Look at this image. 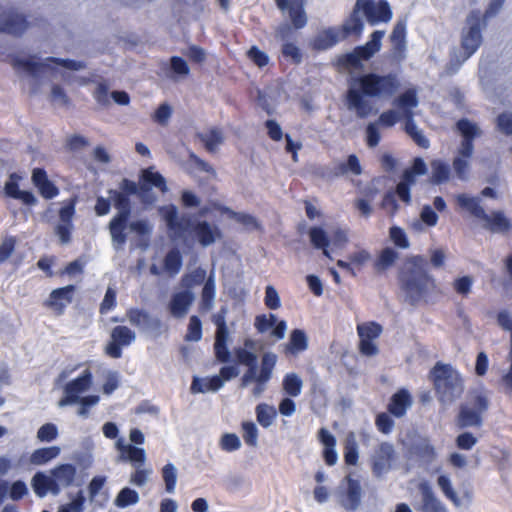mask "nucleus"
<instances>
[{
	"label": "nucleus",
	"mask_w": 512,
	"mask_h": 512,
	"mask_svg": "<svg viewBox=\"0 0 512 512\" xmlns=\"http://www.w3.org/2000/svg\"><path fill=\"white\" fill-rule=\"evenodd\" d=\"M318 439L324 445L323 458L325 463L328 466L335 465L338 459V455L335 450V437L326 428H321L318 431Z\"/></svg>",
	"instance_id": "33"
},
{
	"label": "nucleus",
	"mask_w": 512,
	"mask_h": 512,
	"mask_svg": "<svg viewBox=\"0 0 512 512\" xmlns=\"http://www.w3.org/2000/svg\"><path fill=\"white\" fill-rule=\"evenodd\" d=\"M384 36V31L376 30L371 34L370 40L362 46L354 48V51L360 60H369L381 48V40Z\"/></svg>",
	"instance_id": "34"
},
{
	"label": "nucleus",
	"mask_w": 512,
	"mask_h": 512,
	"mask_svg": "<svg viewBox=\"0 0 512 512\" xmlns=\"http://www.w3.org/2000/svg\"><path fill=\"white\" fill-rule=\"evenodd\" d=\"M456 202L460 208L469 212L475 218L482 220L483 217H486V212L481 206L479 198L459 194L456 197Z\"/></svg>",
	"instance_id": "37"
},
{
	"label": "nucleus",
	"mask_w": 512,
	"mask_h": 512,
	"mask_svg": "<svg viewBox=\"0 0 512 512\" xmlns=\"http://www.w3.org/2000/svg\"><path fill=\"white\" fill-rule=\"evenodd\" d=\"M51 475L55 478L61 492L63 488H69L74 485L77 477V468L71 463L59 464L51 469Z\"/></svg>",
	"instance_id": "29"
},
{
	"label": "nucleus",
	"mask_w": 512,
	"mask_h": 512,
	"mask_svg": "<svg viewBox=\"0 0 512 512\" xmlns=\"http://www.w3.org/2000/svg\"><path fill=\"white\" fill-rule=\"evenodd\" d=\"M472 408L466 404L460 405L457 415V425L459 428L480 427L482 425V414L488 409L489 401L487 397L477 392L471 400Z\"/></svg>",
	"instance_id": "8"
},
{
	"label": "nucleus",
	"mask_w": 512,
	"mask_h": 512,
	"mask_svg": "<svg viewBox=\"0 0 512 512\" xmlns=\"http://www.w3.org/2000/svg\"><path fill=\"white\" fill-rule=\"evenodd\" d=\"M428 262L422 255L408 257L398 273V284L405 301L411 306H430L443 296L437 280L427 270Z\"/></svg>",
	"instance_id": "2"
},
{
	"label": "nucleus",
	"mask_w": 512,
	"mask_h": 512,
	"mask_svg": "<svg viewBox=\"0 0 512 512\" xmlns=\"http://www.w3.org/2000/svg\"><path fill=\"white\" fill-rule=\"evenodd\" d=\"M50 63L73 71H78L85 68V64L83 62L71 59L48 57L46 62H37L34 61L33 57L20 58L18 56H13L11 58V65L15 70L26 72L32 76H38L41 72H43L44 69L50 66Z\"/></svg>",
	"instance_id": "7"
},
{
	"label": "nucleus",
	"mask_w": 512,
	"mask_h": 512,
	"mask_svg": "<svg viewBox=\"0 0 512 512\" xmlns=\"http://www.w3.org/2000/svg\"><path fill=\"white\" fill-rule=\"evenodd\" d=\"M421 494V512H449L445 504L437 497L433 488L427 481H422L418 485Z\"/></svg>",
	"instance_id": "21"
},
{
	"label": "nucleus",
	"mask_w": 512,
	"mask_h": 512,
	"mask_svg": "<svg viewBox=\"0 0 512 512\" xmlns=\"http://www.w3.org/2000/svg\"><path fill=\"white\" fill-rule=\"evenodd\" d=\"M138 501V493L131 488L125 487L121 489L120 492L118 493L115 499V505L119 508H125L136 504Z\"/></svg>",
	"instance_id": "56"
},
{
	"label": "nucleus",
	"mask_w": 512,
	"mask_h": 512,
	"mask_svg": "<svg viewBox=\"0 0 512 512\" xmlns=\"http://www.w3.org/2000/svg\"><path fill=\"white\" fill-rule=\"evenodd\" d=\"M281 53L283 57L290 58L293 64H300L303 60V54L299 47L291 42H286L282 45Z\"/></svg>",
	"instance_id": "63"
},
{
	"label": "nucleus",
	"mask_w": 512,
	"mask_h": 512,
	"mask_svg": "<svg viewBox=\"0 0 512 512\" xmlns=\"http://www.w3.org/2000/svg\"><path fill=\"white\" fill-rule=\"evenodd\" d=\"M221 211L228 214L231 218L235 219L237 222L243 224L246 227H250L256 230L261 228L257 219L250 214L235 212L227 207H221Z\"/></svg>",
	"instance_id": "55"
},
{
	"label": "nucleus",
	"mask_w": 512,
	"mask_h": 512,
	"mask_svg": "<svg viewBox=\"0 0 512 512\" xmlns=\"http://www.w3.org/2000/svg\"><path fill=\"white\" fill-rule=\"evenodd\" d=\"M163 218L169 230L182 234L186 230L184 224L178 219L177 207L173 204L162 208Z\"/></svg>",
	"instance_id": "43"
},
{
	"label": "nucleus",
	"mask_w": 512,
	"mask_h": 512,
	"mask_svg": "<svg viewBox=\"0 0 512 512\" xmlns=\"http://www.w3.org/2000/svg\"><path fill=\"white\" fill-rule=\"evenodd\" d=\"M340 34L337 28H327L320 32L312 41V48L317 51L327 50L336 45L339 41Z\"/></svg>",
	"instance_id": "35"
},
{
	"label": "nucleus",
	"mask_w": 512,
	"mask_h": 512,
	"mask_svg": "<svg viewBox=\"0 0 512 512\" xmlns=\"http://www.w3.org/2000/svg\"><path fill=\"white\" fill-rule=\"evenodd\" d=\"M182 263L181 252L177 248H172L164 257L163 267L167 273L174 276L181 270Z\"/></svg>",
	"instance_id": "47"
},
{
	"label": "nucleus",
	"mask_w": 512,
	"mask_h": 512,
	"mask_svg": "<svg viewBox=\"0 0 512 512\" xmlns=\"http://www.w3.org/2000/svg\"><path fill=\"white\" fill-rule=\"evenodd\" d=\"M127 316L134 326L152 327L159 325L157 319H153L148 312L142 309L131 308L127 311Z\"/></svg>",
	"instance_id": "44"
},
{
	"label": "nucleus",
	"mask_w": 512,
	"mask_h": 512,
	"mask_svg": "<svg viewBox=\"0 0 512 512\" xmlns=\"http://www.w3.org/2000/svg\"><path fill=\"white\" fill-rule=\"evenodd\" d=\"M140 180L146 185H149L151 189L155 187L162 193H165L168 190L165 178L159 172L152 171V168L143 169L140 175Z\"/></svg>",
	"instance_id": "45"
},
{
	"label": "nucleus",
	"mask_w": 512,
	"mask_h": 512,
	"mask_svg": "<svg viewBox=\"0 0 512 512\" xmlns=\"http://www.w3.org/2000/svg\"><path fill=\"white\" fill-rule=\"evenodd\" d=\"M198 138L209 153H215L218 146L224 142L222 131L216 127L211 128L206 134H198Z\"/></svg>",
	"instance_id": "42"
},
{
	"label": "nucleus",
	"mask_w": 512,
	"mask_h": 512,
	"mask_svg": "<svg viewBox=\"0 0 512 512\" xmlns=\"http://www.w3.org/2000/svg\"><path fill=\"white\" fill-rule=\"evenodd\" d=\"M412 404L410 393L402 388L395 392L387 405L388 412L396 418L403 417Z\"/></svg>",
	"instance_id": "28"
},
{
	"label": "nucleus",
	"mask_w": 512,
	"mask_h": 512,
	"mask_svg": "<svg viewBox=\"0 0 512 512\" xmlns=\"http://www.w3.org/2000/svg\"><path fill=\"white\" fill-rule=\"evenodd\" d=\"M75 290L74 285L54 289L44 305L50 308L55 315L60 316L65 312L66 307L72 303Z\"/></svg>",
	"instance_id": "18"
},
{
	"label": "nucleus",
	"mask_w": 512,
	"mask_h": 512,
	"mask_svg": "<svg viewBox=\"0 0 512 512\" xmlns=\"http://www.w3.org/2000/svg\"><path fill=\"white\" fill-rule=\"evenodd\" d=\"M437 485L442 491L443 495L453 503L454 506L459 507L461 505V499L454 490L451 480L446 475H440L437 478Z\"/></svg>",
	"instance_id": "51"
},
{
	"label": "nucleus",
	"mask_w": 512,
	"mask_h": 512,
	"mask_svg": "<svg viewBox=\"0 0 512 512\" xmlns=\"http://www.w3.org/2000/svg\"><path fill=\"white\" fill-rule=\"evenodd\" d=\"M93 383V375L89 369H85L78 377L67 382L63 388L64 395L59 400L60 407L77 403L80 395L90 389Z\"/></svg>",
	"instance_id": "11"
},
{
	"label": "nucleus",
	"mask_w": 512,
	"mask_h": 512,
	"mask_svg": "<svg viewBox=\"0 0 512 512\" xmlns=\"http://www.w3.org/2000/svg\"><path fill=\"white\" fill-rule=\"evenodd\" d=\"M31 486L34 493L39 498H44L48 493L53 496L60 494V488L51 474L46 475L43 472L35 473L31 479Z\"/></svg>",
	"instance_id": "24"
},
{
	"label": "nucleus",
	"mask_w": 512,
	"mask_h": 512,
	"mask_svg": "<svg viewBox=\"0 0 512 512\" xmlns=\"http://www.w3.org/2000/svg\"><path fill=\"white\" fill-rule=\"evenodd\" d=\"M435 396L443 405H451L464 393V379L451 364L437 362L429 372Z\"/></svg>",
	"instance_id": "5"
},
{
	"label": "nucleus",
	"mask_w": 512,
	"mask_h": 512,
	"mask_svg": "<svg viewBox=\"0 0 512 512\" xmlns=\"http://www.w3.org/2000/svg\"><path fill=\"white\" fill-rule=\"evenodd\" d=\"M254 327L260 334L266 333L273 327L271 336H273L276 340H281L285 336L287 323L284 320L277 321L276 315L272 313L259 314L255 317Z\"/></svg>",
	"instance_id": "19"
},
{
	"label": "nucleus",
	"mask_w": 512,
	"mask_h": 512,
	"mask_svg": "<svg viewBox=\"0 0 512 512\" xmlns=\"http://www.w3.org/2000/svg\"><path fill=\"white\" fill-rule=\"evenodd\" d=\"M223 381L219 375H214L210 378L199 379L194 378L191 390L192 392L205 393L208 391H218L223 386Z\"/></svg>",
	"instance_id": "41"
},
{
	"label": "nucleus",
	"mask_w": 512,
	"mask_h": 512,
	"mask_svg": "<svg viewBox=\"0 0 512 512\" xmlns=\"http://www.w3.org/2000/svg\"><path fill=\"white\" fill-rule=\"evenodd\" d=\"M361 6L356 1V4L350 13L349 17L344 21V23L337 28L340 38L343 40L354 36L359 38L364 29V23L360 17Z\"/></svg>",
	"instance_id": "22"
},
{
	"label": "nucleus",
	"mask_w": 512,
	"mask_h": 512,
	"mask_svg": "<svg viewBox=\"0 0 512 512\" xmlns=\"http://www.w3.org/2000/svg\"><path fill=\"white\" fill-rule=\"evenodd\" d=\"M192 230L199 244L203 247H207L222 238L221 230L207 221H198L193 225Z\"/></svg>",
	"instance_id": "27"
},
{
	"label": "nucleus",
	"mask_w": 512,
	"mask_h": 512,
	"mask_svg": "<svg viewBox=\"0 0 512 512\" xmlns=\"http://www.w3.org/2000/svg\"><path fill=\"white\" fill-rule=\"evenodd\" d=\"M486 222L485 228L491 233H507L512 229V223L507 218L503 211H492L490 214L486 213V217L482 218Z\"/></svg>",
	"instance_id": "30"
},
{
	"label": "nucleus",
	"mask_w": 512,
	"mask_h": 512,
	"mask_svg": "<svg viewBox=\"0 0 512 512\" xmlns=\"http://www.w3.org/2000/svg\"><path fill=\"white\" fill-rule=\"evenodd\" d=\"M267 129L268 137L275 141L279 142L285 137L286 146L285 151L292 155V159L294 162L298 161V151L301 149L302 145L300 142H294L289 134H283L281 126L277 123V121L273 119H268L264 123Z\"/></svg>",
	"instance_id": "20"
},
{
	"label": "nucleus",
	"mask_w": 512,
	"mask_h": 512,
	"mask_svg": "<svg viewBox=\"0 0 512 512\" xmlns=\"http://www.w3.org/2000/svg\"><path fill=\"white\" fill-rule=\"evenodd\" d=\"M107 478L102 475L94 476L87 486L88 498L91 504L97 501V497L104 489Z\"/></svg>",
	"instance_id": "59"
},
{
	"label": "nucleus",
	"mask_w": 512,
	"mask_h": 512,
	"mask_svg": "<svg viewBox=\"0 0 512 512\" xmlns=\"http://www.w3.org/2000/svg\"><path fill=\"white\" fill-rule=\"evenodd\" d=\"M277 8L281 11H287L291 23L295 29H302L307 24V15L305 12L306 0H274Z\"/></svg>",
	"instance_id": "17"
},
{
	"label": "nucleus",
	"mask_w": 512,
	"mask_h": 512,
	"mask_svg": "<svg viewBox=\"0 0 512 512\" xmlns=\"http://www.w3.org/2000/svg\"><path fill=\"white\" fill-rule=\"evenodd\" d=\"M395 105L403 110L405 116L406 111H412L418 105V99L415 90L408 89L402 93L395 101Z\"/></svg>",
	"instance_id": "53"
},
{
	"label": "nucleus",
	"mask_w": 512,
	"mask_h": 512,
	"mask_svg": "<svg viewBox=\"0 0 512 512\" xmlns=\"http://www.w3.org/2000/svg\"><path fill=\"white\" fill-rule=\"evenodd\" d=\"M413 111H406L405 113V132L413 139V141L421 148L427 149L430 145L429 140L417 129L413 120Z\"/></svg>",
	"instance_id": "39"
},
{
	"label": "nucleus",
	"mask_w": 512,
	"mask_h": 512,
	"mask_svg": "<svg viewBox=\"0 0 512 512\" xmlns=\"http://www.w3.org/2000/svg\"><path fill=\"white\" fill-rule=\"evenodd\" d=\"M347 483L346 490L341 495V506L348 511H355L361 503V485L359 480L350 475L345 478Z\"/></svg>",
	"instance_id": "25"
},
{
	"label": "nucleus",
	"mask_w": 512,
	"mask_h": 512,
	"mask_svg": "<svg viewBox=\"0 0 512 512\" xmlns=\"http://www.w3.org/2000/svg\"><path fill=\"white\" fill-rule=\"evenodd\" d=\"M29 27L26 16L14 9H0V32L21 36Z\"/></svg>",
	"instance_id": "15"
},
{
	"label": "nucleus",
	"mask_w": 512,
	"mask_h": 512,
	"mask_svg": "<svg viewBox=\"0 0 512 512\" xmlns=\"http://www.w3.org/2000/svg\"><path fill=\"white\" fill-rule=\"evenodd\" d=\"M413 453L426 463H431L436 458L434 446L428 439H422L412 446Z\"/></svg>",
	"instance_id": "48"
},
{
	"label": "nucleus",
	"mask_w": 512,
	"mask_h": 512,
	"mask_svg": "<svg viewBox=\"0 0 512 512\" xmlns=\"http://www.w3.org/2000/svg\"><path fill=\"white\" fill-rule=\"evenodd\" d=\"M361 6L368 23L375 25L380 22H389L392 18V10L387 0H357Z\"/></svg>",
	"instance_id": "14"
},
{
	"label": "nucleus",
	"mask_w": 512,
	"mask_h": 512,
	"mask_svg": "<svg viewBox=\"0 0 512 512\" xmlns=\"http://www.w3.org/2000/svg\"><path fill=\"white\" fill-rule=\"evenodd\" d=\"M194 296L190 291H181L173 294L170 303V313L176 318H182L193 303Z\"/></svg>",
	"instance_id": "31"
},
{
	"label": "nucleus",
	"mask_w": 512,
	"mask_h": 512,
	"mask_svg": "<svg viewBox=\"0 0 512 512\" xmlns=\"http://www.w3.org/2000/svg\"><path fill=\"white\" fill-rule=\"evenodd\" d=\"M308 348V337L304 330L294 329L291 331L288 342L283 347L286 356H296Z\"/></svg>",
	"instance_id": "32"
},
{
	"label": "nucleus",
	"mask_w": 512,
	"mask_h": 512,
	"mask_svg": "<svg viewBox=\"0 0 512 512\" xmlns=\"http://www.w3.org/2000/svg\"><path fill=\"white\" fill-rule=\"evenodd\" d=\"M246 55L259 68H263L269 63V56L255 45L250 47Z\"/></svg>",
	"instance_id": "64"
},
{
	"label": "nucleus",
	"mask_w": 512,
	"mask_h": 512,
	"mask_svg": "<svg viewBox=\"0 0 512 512\" xmlns=\"http://www.w3.org/2000/svg\"><path fill=\"white\" fill-rule=\"evenodd\" d=\"M389 237L398 248L407 249L410 245L408 237L401 227L392 226L389 229Z\"/></svg>",
	"instance_id": "62"
},
{
	"label": "nucleus",
	"mask_w": 512,
	"mask_h": 512,
	"mask_svg": "<svg viewBox=\"0 0 512 512\" xmlns=\"http://www.w3.org/2000/svg\"><path fill=\"white\" fill-rule=\"evenodd\" d=\"M121 458L130 461L134 466H142L146 460V454L143 448L133 445H119Z\"/></svg>",
	"instance_id": "40"
},
{
	"label": "nucleus",
	"mask_w": 512,
	"mask_h": 512,
	"mask_svg": "<svg viewBox=\"0 0 512 512\" xmlns=\"http://www.w3.org/2000/svg\"><path fill=\"white\" fill-rule=\"evenodd\" d=\"M397 258H398V253L394 249L389 248V247L384 248L380 252L377 260L375 261V264H374L375 269L386 270L395 263Z\"/></svg>",
	"instance_id": "54"
},
{
	"label": "nucleus",
	"mask_w": 512,
	"mask_h": 512,
	"mask_svg": "<svg viewBox=\"0 0 512 512\" xmlns=\"http://www.w3.org/2000/svg\"><path fill=\"white\" fill-rule=\"evenodd\" d=\"M162 477L165 482V489L168 493L175 491L177 483V472L176 468L172 463H167L162 468Z\"/></svg>",
	"instance_id": "61"
},
{
	"label": "nucleus",
	"mask_w": 512,
	"mask_h": 512,
	"mask_svg": "<svg viewBox=\"0 0 512 512\" xmlns=\"http://www.w3.org/2000/svg\"><path fill=\"white\" fill-rule=\"evenodd\" d=\"M20 176L12 173L9 180L4 185V193L7 197L20 200L24 205L34 206L37 204V198L31 191L20 190L19 188Z\"/></svg>",
	"instance_id": "23"
},
{
	"label": "nucleus",
	"mask_w": 512,
	"mask_h": 512,
	"mask_svg": "<svg viewBox=\"0 0 512 512\" xmlns=\"http://www.w3.org/2000/svg\"><path fill=\"white\" fill-rule=\"evenodd\" d=\"M308 236L311 245L315 249H321L323 252V255L327 258H331L330 252H329V246H330V238L326 231L319 226H312L308 230Z\"/></svg>",
	"instance_id": "36"
},
{
	"label": "nucleus",
	"mask_w": 512,
	"mask_h": 512,
	"mask_svg": "<svg viewBox=\"0 0 512 512\" xmlns=\"http://www.w3.org/2000/svg\"><path fill=\"white\" fill-rule=\"evenodd\" d=\"M431 181L434 184H442L448 181L450 176V167L442 160L436 159L431 162Z\"/></svg>",
	"instance_id": "49"
},
{
	"label": "nucleus",
	"mask_w": 512,
	"mask_h": 512,
	"mask_svg": "<svg viewBox=\"0 0 512 512\" xmlns=\"http://www.w3.org/2000/svg\"><path fill=\"white\" fill-rule=\"evenodd\" d=\"M456 129L463 138L458 153L464 158H470L474 151V140L481 134V131L477 124L467 118L459 119L456 122Z\"/></svg>",
	"instance_id": "16"
},
{
	"label": "nucleus",
	"mask_w": 512,
	"mask_h": 512,
	"mask_svg": "<svg viewBox=\"0 0 512 512\" xmlns=\"http://www.w3.org/2000/svg\"><path fill=\"white\" fill-rule=\"evenodd\" d=\"M283 390L290 397H297L301 394L303 382L296 373H288L283 378Z\"/></svg>",
	"instance_id": "50"
},
{
	"label": "nucleus",
	"mask_w": 512,
	"mask_h": 512,
	"mask_svg": "<svg viewBox=\"0 0 512 512\" xmlns=\"http://www.w3.org/2000/svg\"><path fill=\"white\" fill-rule=\"evenodd\" d=\"M276 415L277 412L272 406H269L265 403H261L256 406L257 421L264 428H267L272 424Z\"/></svg>",
	"instance_id": "52"
},
{
	"label": "nucleus",
	"mask_w": 512,
	"mask_h": 512,
	"mask_svg": "<svg viewBox=\"0 0 512 512\" xmlns=\"http://www.w3.org/2000/svg\"><path fill=\"white\" fill-rule=\"evenodd\" d=\"M357 333L360 338L359 352L364 356H374L378 353V347L374 343L382 333V326L374 321L357 325Z\"/></svg>",
	"instance_id": "12"
},
{
	"label": "nucleus",
	"mask_w": 512,
	"mask_h": 512,
	"mask_svg": "<svg viewBox=\"0 0 512 512\" xmlns=\"http://www.w3.org/2000/svg\"><path fill=\"white\" fill-rule=\"evenodd\" d=\"M215 297V284L213 279L209 278L202 289L201 293V308L203 310H210L213 306V301Z\"/></svg>",
	"instance_id": "60"
},
{
	"label": "nucleus",
	"mask_w": 512,
	"mask_h": 512,
	"mask_svg": "<svg viewBox=\"0 0 512 512\" xmlns=\"http://www.w3.org/2000/svg\"><path fill=\"white\" fill-rule=\"evenodd\" d=\"M31 179L44 199H53L59 194L58 187L48 178L45 169L34 168Z\"/></svg>",
	"instance_id": "26"
},
{
	"label": "nucleus",
	"mask_w": 512,
	"mask_h": 512,
	"mask_svg": "<svg viewBox=\"0 0 512 512\" xmlns=\"http://www.w3.org/2000/svg\"><path fill=\"white\" fill-rule=\"evenodd\" d=\"M86 497L83 490H79L71 501L59 507L58 512H83L85 509Z\"/></svg>",
	"instance_id": "58"
},
{
	"label": "nucleus",
	"mask_w": 512,
	"mask_h": 512,
	"mask_svg": "<svg viewBox=\"0 0 512 512\" xmlns=\"http://www.w3.org/2000/svg\"><path fill=\"white\" fill-rule=\"evenodd\" d=\"M397 458L394 445L390 442H380L370 455V467L375 477H382L387 474L393 467Z\"/></svg>",
	"instance_id": "10"
},
{
	"label": "nucleus",
	"mask_w": 512,
	"mask_h": 512,
	"mask_svg": "<svg viewBox=\"0 0 512 512\" xmlns=\"http://www.w3.org/2000/svg\"><path fill=\"white\" fill-rule=\"evenodd\" d=\"M238 364L247 366L246 372L241 377V387H246L254 382L252 394L255 397L260 396L266 389V384L271 380L273 370L277 362V356L274 353L267 352L262 355L260 369L257 372V355L245 348L238 347L234 350Z\"/></svg>",
	"instance_id": "3"
},
{
	"label": "nucleus",
	"mask_w": 512,
	"mask_h": 512,
	"mask_svg": "<svg viewBox=\"0 0 512 512\" xmlns=\"http://www.w3.org/2000/svg\"><path fill=\"white\" fill-rule=\"evenodd\" d=\"M136 335L129 327L124 325L115 326L110 334V341L105 347V353L114 359L122 357V348L134 342Z\"/></svg>",
	"instance_id": "13"
},
{
	"label": "nucleus",
	"mask_w": 512,
	"mask_h": 512,
	"mask_svg": "<svg viewBox=\"0 0 512 512\" xmlns=\"http://www.w3.org/2000/svg\"><path fill=\"white\" fill-rule=\"evenodd\" d=\"M400 86L399 77L395 73L361 74L348 81L345 103L349 110L355 111L358 118L365 119L373 112V106L367 98H391Z\"/></svg>",
	"instance_id": "1"
},
{
	"label": "nucleus",
	"mask_w": 512,
	"mask_h": 512,
	"mask_svg": "<svg viewBox=\"0 0 512 512\" xmlns=\"http://www.w3.org/2000/svg\"><path fill=\"white\" fill-rule=\"evenodd\" d=\"M119 188L120 191L114 189L108 191L114 207L118 210V213L109 222L108 228L112 241L119 246H123L127 241L125 230L131 215L130 196L137 193L138 185L136 182L124 178L120 182Z\"/></svg>",
	"instance_id": "4"
},
{
	"label": "nucleus",
	"mask_w": 512,
	"mask_h": 512,
	"mask_svg": "<svg viewBox=\"0 0 512 512\" xmlns=\"http://www.w3.org/2000/svg\"><path fill=\"white\" fill-rule=\"evenodd\" d=\"M227 308L221 307L220 310L212 316V322L216 326L214 354L220 363H228L231 360V354L228 350L227 342L229 330L226 324Z\"/></svg>",
	"instance_id": "9"
},
{
	"label": "nucleus",
	"mask_w": 512,
	"mask_h": 512,
	"mask_svg": "<svg viewBox=\"0 0 512 512\" xmlns=\"http://www.w3.org/2000/svg\"><path fill=\"white\" fill-rule=\"evenodd\" d=\"M202 335V322L198 316L192 315L189 319L185 341L198 342Z\"/></svg>",
	"instance_id": "57"
},
{
	"label": "nucleus",
	"mask_w": 512,
	"mask_h": 512,
	"mask_svg": "<svg viewBox=\"0 0 512 512\" xmlns=\"http://www.w3.org/2000/svg\"><path fill=\"white\" fill-rule=\"evenodd\" d=\"M505 0H492L482 14L479 10H472L466 18V27L461 34V47L464 59L471 57L482 43V29L486 26V19L496 15L502 8Z\"/></svg>",
	"instance_id": "6"
},
{
	"label": "nucleus",
	"mask_w": 512,
	"mask_h": 512,
	"mask_svg": "<svg viewBox=\"0 0 512 512\" xmlns=\"http://www.w3.org/2000/svg\"><path fill=\"white\" fill-rule=\"evenodd\" d=\"M390 40L393 43L395 53L399 55V59L404 58L406 50V21L399 20L395 24L393 31L390 35Z\"/></svg>",
	"instance_id": "38"
},
{
	"label": "nucleus",
	"mask_w": 512,
	"mask_h": 512,
	"mask_svg": "<svg viewBox=\"0 0 512 512\" xmlns=\"http://www.w3.org/2000/svg\"><path fill=\"white\" fill-rule=\"evenodd\" d=\"M60 454L58 446L38 448L33 451L30 456V461L34 465H44Z\"/></svg>",
	"instance_id": "46"
}]
</instances>
